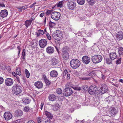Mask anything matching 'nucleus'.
Segmentation results:
<instances>
[{
  "label": "nucleus",
  "mask_w": 123,
  "mask_h": 123,
  "mask_svg": "<svg viewBox=\"0 0 123 123\" xmlns=\"http://www.w3.org/2000/svg\"><path fill=\"white\" fill-rule=\"evenodd\" d=\"M70 64L72 68L75 69L79 67L80 65V61L78 59H73L71 60Z\"/></svg>",
  "instance_id": "f257e3e1"
},
{
  "label": "nucleus",
  "mask_w": 123,
  "mask_h": 123,
  "mask_svg": "<svg viewBox=\"0 0 123 123\" xmlns=\"http://www.w3.org/2000/svg\"><path fill=\"white\" fill-rule=\"evenodd\" d=\"M23 89L21 86L15 84L12 88V91L13 93L16 95L21 93Z\"/></svg>",
  "instance_id": "f03ea898"
},
{
  "label": "nucleus",
  "mask_w": 123,
  "mask_h": 123,
  "mask_svg": "<svg viewBox=\"0 0 123 123\" xmlns=\"http://www.w3.org/2000/svg\"><path fill=\"white\" fill-rule=\"evenodd\" d=\"M69 48L68 47H65L62 49V57L66 60H68L69 58V54L68 52Z\"/></svg>",
  "instance_id": "7ed1b4c3"
},
{
  "label": "nucleus",
  "mask_w": 123,
  "mask_h": 123,
  "mask_svg": "<svg viewBox=\"0 0 123 123\" xmlns=\"http://www.w3.org/2000/svg\"><path fill=\"white\" fill-rule=\"evenodd\" d=\"M102 57L100 55H96L92 57L91 58L92 62L95 64L98 63L102 60Z\"/></svg>",
  "instance_id": "20e7f679"
},
{
  "label": "nucleus",
  "mask_w": 123,
  "mask_h": 123,
  "mask_svg": "<svg viewBox=\"0 0 123 123\" xmlns=\"http://www.w3.org/2000/svg\"><path fill=\"white\" fill-rule=\"evenodd\" d=\"M62 34L61 32L59 30L56 31V32L52 34V36L55 40L60 41L62 38Z\"/></svg>",
  "instance_id": "39448f33"
},
{
  "label": "nucleus",
  "mask_w": 123,
  "mask_h": 123,
  "mask_svg": "<svg viewBox=\"0 0 123 123\" xmlns=\"http://www.w3.org/2000/svg\"><path fill=\"white\" fill-rule=\"evenodd\" d=\"M98 90H97V87L95 85L90 86L88 89L89 93L91 95H94L98 93Z\"/></svg>",
  "instance_id": "423d86ee"
},
{
  "label": "nucleus",
  "mask_w": 123,
  "mask_h": 123,
  "mask_svg": "<svg viewBox=\"0 0 123 123\" xmlns=\"http://www.w3.org/2000/svg\"><path fill=\"white\" fill-rule=\"evenodd\" d=\"M73 93L72 89L69 87H67L64 89L63 91V95L66 97L70 96Z\"/></svg>",
  "instance_id": "0eeeda50"
},
{
  "label": "nucleus",
  "mask_w": 123,
  "mask_h": 123,
  "mask_svg": "<svg viewBox=\"0 0 123 123\" xmlns=\"http://www.w3.org/2000/svg\"><path fill=\"white\" fill-rule=\"evenodd\" d=\"M61 16L60 13L58 12H53L51 15V18L54 20L57 21L59 20Z\"/></svg>",
  "instance_id": "6e6552de"
},
{
  "label": "nucleus",
  "mask_w": 123,
  "mask_h": 123,
  "mask_svg": "<svg viewBox=\"0 0 123 123\" xmlns=\"http://www.w3.org/2000/svg\"><path fill=\"white\" fill-rule=\"evenodd\" d=\"M108 90V87L107 85L105 84H102L99 91L98 92L101 94H103L106 92Z\"/></svg>",
  "instance_id": "1a4fd4ad"
},
{
  "label": "nucleus",
  "mask_w": 123,
  "mask_h": 123,
  "mask_svg": "<svg viewBox=\"0 0 123 123\" xmlns=\"http://www.w3.org/2000/svg\"><path fill=\"white\" fill-rule=\"evenodd\" d=\"M12 117V113L10 112H5L4 114V117L5 120L8 121L11 119Z\"/></svg>",
  "instance_id": "9d476101"
},
{
  "label": "nucleus",
  "mask_w": 123,
  "mask_h": 123,
  "mask_svg": "<svg viewBox=\"0 0 123 123\" xmlns=\"http://www.w3.org/2000/svg\"><path fill=\"white\" fill-rule=\"evenodd\" d=\"M39 45L41 48L45 47L47 44V41L45 39H42L39 42Z\"/></svg>",
  "instance_id": "9b49d317"
},
{
  "label": "nucleus",
  "mask_w": 123,
  "mask_h": 123,
  "mask_svg": "<svg viewBox=\"0 0 123 123\" xmlns=\"http://www.w3.org/2000/svg\"><path fill=\"white\" fill-rule=\"evenodd\" d=\"M6 85L8 86H10L12 85L14 81L12 79L10 78L6 79L5 81Z\"/></svg>",
  "instance_id": "f8f14e48"
},
{
  "label": "nucleus",
  "mask_w": 123,
  "mask_h": 123,
  "mask_svg": "<svg viewBox=\"0 0 123 123\" xmlns=\"http://www.w3.org/2000/svg\"><path fill=\"white\" fill-rule=\"evenodd\" d=\"M54 51V48L53 47L51 46H49L46 49V52L49 54L53 53Z\"/></svg>",
  "instance_id": "ddd939ff"
},
{
  "label": "nucleus",
  "mask_w": 123,
  "mask_h": 123,
  "mask_svg": "<svg viewBox=\"0 0 123 123\" xmlns=\"http://www.w3.org/2000/svg\"><path fill=\"white\" fill-rule=\"evenodd\" d=\"M23 114V112L20 110H17L15 111L14 115L15 117H19L21 116Z\"/></svg>",
  "instance_id": "4468645a"
},
{
  "label": "nucleus",
  "mask_w": 123,
  "mask_h": 123,
  "mask_svg": "<svg viewBox=\"0 0 123 123\" xmlns=\"http://www.w3.org/2000/svg\"><path fill=\"white\" fill-rule=\"evenodd\" d=\"M82 62L86 64H88L90 62L89 58L87 56H84L82 58Z\"/></svg>",
  "instance_id": "2eb2a0df"
},
{
  "label": "nucleus",
  "mask_w": 123,
  "mask_h": 123,
  "mask_svg": "<svg viewBox=\"0 0 123 123\" xmlns=\"http://www.w3.org/2000/svg\"><path fill=\"white\" fill-rule=\"evenodd\" d=\"M116 37L119 41L122 40L123 38V32L121 31L118 32L116 35Z\"/></svg>",
  "instance_id": "dca6fc26"
},
{
  "label": "nucleus",
  "mask_w": 123,
  "mask_h": 123,
  "mask_svg": "<svg viewBox=\"0 0 123 123\" xmlns=\"http://www.w3.org/2000/svg\"><path fill=\"white\" fill-rule=\"evenodd\" d=\"M8 15V12L6 10L4 9L1 11L0 13V15L3 18L6 17Z\"/></svg>",
  "instance_id": "f3484780"
},
{
  "label": "nucleus",
  "mask_w": 123,
  "mask_h": 123,
  "mask_svg": "<svg viewBox=\"0 0 123 123\" xmlns=\"http://www.w3.org/2000/svg\"><path fill=\"white\" fill-rule=\"evenodd\" d=\"M56 96L53 94H49L48 96V98L50 101H53L56 99Z\"/></svg>",
  "instance_id": "a211bd4d"
},
{
  "label": "nucleus",
  "mask_w": 123,
  "mask_h": 123,
  "mask_svg": "<svg viewBox=\"0 0 123 123\" xmlns=\"http://www.w3.org/2000/svg\"><path fill=\"white\" fill-rule=\"evenodd\" d=\"M109 113L111 115V116H114L117 113L115 109L113 108H111L109 110Z\"/></svg>",
  "instance_id": "6ab92c4d"
},
{
  "label": "nucleus",
  "mask_w": 123,
  "mask_h": 123,
  "mask_svg": "<svg viewBox=\"0 0 123 123\" xmlns=\"http://www.w3.org/2000/svg\"><path fill=\"white\" fill-rule=\"evenodd\" d=\"M43 83L40 81L37 82L34 84L35 86L38 89L41 88L43 87Z\"/></svg>",
  "instance_id": "aec40b11"
},
{
  "label": "nucleus",
  "mask_w": 123,
  "mask_h": 123,
  "mask_svg": "<svg viewBox=\"0 0 123 123\" xmlns=\"http://www.w3.org/2000/svg\"><path fill=\"white\" fill-rule=\"evenodd\" d=\"M110 58L111 60H114L116 59L117 57V55L114 52H111L109 54Z\"/></svg>",
  "instance_id": "412c9836"
},
{
  "label": "nucleus",
  "mask_w": 123,
  "mask_h": 123,
  "mask_svg": "<svg viewBox=\"0 0 123 123\" xmlns=\"http://www.w3.org/2000/svg\"><path fill=\"white\" fill-rule=\"evenodd\" d=\"M50 75L52 77H56L58 75V73L57 71L55 70H52L50 72Z\"/></svg>",
  "instance_id": "4be33fe9"
},
{
  "label": "nucleus",
  "mask_w": 123,
  "mask_h": 123,
  "mask_svg": "<svg viewBox=\"0 0 123 123\" xmlns=\"http://www.w3.org/2000/svg\"><path fill=\"white\" fill-rule=\"evenodd\" d=\"M114 99V97L112 96H109L105 98V100L107 102L109 103L112 101Z\"/></svg>",
  "instance_id": "5701e85b"
},
{
  "label": "nucleus",
  "mask_w": 123,
  "mask_h": 123,
  "mask_svg": "<svg viewBox=\"0 0 123 123\" xmlns=\"http://www.w3.org/2000/svg\"><path fill=\"white\" fill-rule=\"evenodd\" d=\"M50 121L48 118L42 117V123H50Z\"/></svg>",
  "instance_id": "b1692460"
},
{
  "label": "nucleus",
  "mask_w": 123,
  "mask_h": 123,
  "mask_svg": "<svg viewBox=\"0 0 123 123\" xmlns=\"http://www.w3.org/2000/svg\"><path fill=\"white\" fill-rule=\"evenodd\" d=\"M69 8H75L76 6V4L75 3L73 2H70L68 4Z\"/></svg>",
  "instance_id": "393cba45"
},
{
  "label": "nucleus",
  "mask_w": 123,
  "mask_h": 123,
  "mask_svg": "<svg viewBox=\"0 0 123 123\" xmlns=\"http://www.w3.org/2000/svg\"><path fill=\"white\" fill-rule=\"evenodd\" d=\"M33 20V19L27 20L25 21V25L26 27L27 28L30 25Z\"/></svg>",
  "instance_id": "a878e982"
},
{
  "label": "nucleus",
  "mask_w": 123,
  "mask_h": 123,
  "mask_svg": "<svg viewBox=\"0 0 123 123\" xmlns=\"http://www.w3.org/2000/svg\"><path fill=\"white\" fill-rule=\"evenodd\" d=\"M30 100L28 98H24L22 100V101L24 104H27L29 103Z\"/></svg>",
  "instance_id": "bb28decb"
},
{
  "label": "nucleus",
  "mask_w": 123,
  "mask_h": 123,
  "mask_svg": "<svg viewBox=\"0 0 123 123\" xmlns=\"http://www.w3.org/2000/svg\"><path fill=\"white\" fill-rule=\"evenodd\" d=\"M45 114L46 116L48 117L46 118H48L50 120L53 118V116L49 112L47 111H46L45 112Z\"/></svg>",
  "instance_id": "cd10ccee"
},
{
  "label": "nucleus",
  "mask_w": 123,
  "mask_h": 123,
  "mask_svg": "<svg viewBox=\"0 0 123 123\" xmlns=\"http://www.w3.org/2000/svg\"><path fill=\"white\" fill-rule=\"evenodd\" d=\"M63 120L65 121H67L69 119H71V117L69 115L67 114H65L64 115L63 118Z\"/></svg>",
  "instance_id": "c85d7f7f"
},
{
  "label": "nucleus",
  "mask_w": 123,
  "mask_h": 123,
  "mask_svg": "<svg viewBox=\"0 0 123 123\" xmlns=\"http://www.w3.org/2000/svg\"><path fill=\"white\" fill-rule=\"evenodd\" d=\"M52 64L53 65H55L58 62V60L55 58H53L52 60Z\"/></svg>",
  "instance_id": "c756f323"
},
{
  "label": "nucleus",
  "mask_w": 123,
  "mask_h": 123,
  "mask_svg": "<svg viewBox=\"0 0 123 123\" xmlns=\"http://www.w3.org/2000/svg\"><path fill=\"white\" fill-rule=\"evenodd\" d=\"M16 73L17 74L21 76L22 74L21 72V69L19 68L18 67L16 69Z\"/></svg>",
  "instance_id": "7c9ffc66"
},
{
  "label": "nucleus",
  "mask_w": 123,
  "mask_h": 123,
  "mask_svg": "<svg viewBox=\"0 0 123 123\" xmlns=\"http://www.w3.org/2000/svg\"><path fill=\"white\" fill-rule=\"evenodd\" d=\"M89 5L92 6L94 4L95 0H86Z\"/></svg>",
  "instance_id": "2f4dec72"
},
{
  "label": "nucleus",
  "mask_w": 123,
  "mask_h": 123,
  "mask_svg": "<svg viewBox=\"0 0 123 123\" xmlns=\"http://www.w3.org/2000/svg\"><path fill=\"white\" fill-rule=\"evenodd\" d=\"M53 10H47L45 12V14L47 16H49V14L51 15L53 12Z\"/></svg>",
  "instance_id": "473e14b6"
},
{
  "label": "nucleus",
  "mask_w": 123,
  "mask_h": 123,
  "mask_svg": "<svg viewBox=\"0 0 123 123\" xmlns=\"http://www.w3.org/2000/svg\"><path fill=\"white\" fill-rule=\"evenodd\" d=\"M118 52L119 55H123V48L120 47L118 49Z\"/></svg>",
  "instance_id": "72a5a7b5"
},
{
  "label": "nucleus",
  "mask_w": 123,
  "mask_h": 123,
  "mask_svg": "<svg viewBox=\"0 0 123 123\" xmlns=\"http://www.w3.org/2000/svg\"><path fill=\"white\" fill-rule=\"evenodd\" d=\"M81 90H84L85 91H87L88 90V86L86 85H84L83 86H82L81 87Z\"/></svg>",
  "instance_id": "f704fd0d"
},
{
  "label": "nucleus",
  "mask_w": 123,
  "mask_h": 123,
  "mask_svg": "<svg viewBox=\"0 0 123 123\" xmlns=\"http://www.w3.org/2000/svg\"><path fill=\"white\" fill-rule=\"evenodd\" d=\"M63 1H61L59 2L57 4V7H60V8H62L63 6Z\"/></svg>",
  "instance_id": "c9c22d12"
},
{
  "label": "nucleus",
  "mask_w": 123,
  "mask_h": 123,
  "mask_svg": "<svg viewBox=\"0 0 123 123\" xmlns=\"http://www.w3.org/2000/svg\"><path fill=\"white\" fill-rule=\"evenodd\" d=\"M44 81L46 85L49 86L51 83V82L46 78H44Z\"/></svg>",
  "instance_id": "e433bc0d"
},
{
  "label": "nucleus",
  "mask_w": 123,
  "mask_h": 123,
  "mask_svg": "<svg viewBox=\"0 0 123 123\" xmlns=\"http://www.w3.org/2000/svg\"><path fill=\"white\" fill-rule=\"evenodd\" d=\"M106 60L107 63L109 64L112 63V61L113 60H111L110 58H107Z\"/></svg>",
  "instance_id": "4c0bfd02"
},
{
  "label": "nucleus",
  "mask_w": 123,
  "mask_h": 123,
  "mask_svg": "<svg viewBox=\"0 0 123 123\" xmlns=\"http://www.w3.org/2000/svg\"><path fill=\"white\" fill-rule=\"evenodd\" d=\"M31 110L30 108L27 106H26L24 108V111L26 112H28Z\"/></svg>",
  "instance_id": "58836bf2"
},
{
  "label": "nucleus",
  "mask_w": 123,
  "mask_h": 123,
  "mask_svg": "<svg viewBox=\"0 0 123 123\" xmlns=\"http://www.w3.org/2000/svg\"><path fill=\"white\" fill-rule=\"evenodd\" d=\"M77 2L80 5H83L85 3V0H77Z\"/></svg>",
  "instance_id": "ea45409f"
},
{
  "label": "nucleus",
  "mask_w": 123,
  "mask_h": 123,
  "mask_svg": "<svg viewBox=\"0 0 123 123\" xmlns=\"http://www.w3.org/2000/svg\"><path fill=\"white\" fill-rule=\"evenodd\" d=\"M88 73H89L88 75L89 76H95V73L94 71H89Z\"/></svg>",
  "instance_id": "a19ab883"
},
{
  "label": "nucleus",
  "mask_w": 123,
  "mask_h": 123,
  "mask_svg": "<svg viewBox=\"0 0 123 123\" xmlns=\"http://www.w3.org/2000/svg\"><path fill=\"white\" fill-rule=\"evenodd\" d=\"M25 49H24L22 53V55H21V58L23 60H24L25 59Z\"/></svg>",
  "instance_id": "79ce46f5"
},
{
  "label": "nucleus",
  "mask_w": 123,
  "mask_h": 123,
  "mask_svg": "<svg viewBox=\"0 0 123 123\" xmlns=\"http://www.w3.org/2000/svg\"><path fill=\"white\" fill-rule=\"evenodd\" d=\"M55 23L52 22L51 21H50L49 22V26L50 27H53L55 26Z\"/></svg>",
  "instance_id": "37998d69"
},
{
  "label": "nucleus",
  "mask_w": 123,
  "mask_h": 123,
  "mask_svg": "<svg viewBox=\"0 0 123 123\" xmlns=\"http://www.w3.org/2000/svg\"><path fill=\"white\" fill-rule=\"evenodd\" d=\"M56 92L58 94H60L62 93V90L61 88H57L56 90Z\"/></svg>",
  "instance_id": "c03bdc74"
},
{
  "label": "nucleus",
  "mask_w": 123,
  "mask_h": 123,
  "mask_svg": "<svg viewBox=\"0 0 123 123\" xmlns=\"http://www.w3.org/2000/svg\"><path fill=\"white\" fill-rule=\"evenodd\" d=\"M25 70L26 76L27 78H28L30 76V73L27 69H25Z\"/></svg>",
  "instance_id": "a18cd8bd"
},
{
  "label": "nucleus",
  "mask_w": 123,
  "mask_h": 123,
  "mask_svg": "<svg viewBox=\"0 0 123 123\" xmlns=\"http://www.w3.org/2000/svg\"><path fill=\"white\" fill-rule=\"evenodd\" d=\"M37 4L36 2H34L33 4L29 6V8H32V7H34V8L36 7L37 6Z\"/></svg>",
  "instance_id": "49530a36"
},
{
  "label": "nucleus",
  "mask_w": 123,
  "mask_h": 123,
  "mask_svg": "<svg viewBox=\"0 0 123 123\" xmlns=\"http://www.w3.org/2000/svg\"><path fill=\"white\" fill-rule=\"evenodd\" d=\"M68 73L67 70L66 69L65 70L63 73L62 78H64L66 76V74Z\"/></svg>",
  "instance_id": "de8ad7c7"
},
{
  "label": "nucleus",
  "mask_w": 123,
  "mask_h": 123,
  "mask_svg": "<svg viewBox=\"0 0 123 123\" xmlns=\"http://www.w3.org/2000/svg\"><path fill=\"white\" fill-rule=\"evenodd\" d=\"M42 117H37V122L38 123H40L42 122Z\"/></svg>",
  "instance_id": "09e8293b"
},
{
  "label": "nucleus",
  "mask_w": 123,
  "mask_h": 123,
  "mask_svg": "<svg viewBox=\"0 0 123 123\" xmlns=\"http://www.w3.org/2000/svg\"><path fill=\"white\" fill-rule=\"evenodd\" d=\"M46 35L47 38L49 40H51V37L50 35L47 32L46 33Z\"/></svg>",
  "instance_id": "8fccbe9b"
},
{
  "label": "nucleus",
  "mask_w": 123,
  "mask_h": 123,
  "mask_svg": "<svg viewBox=\"0 0 123 123\" xmlns=\"http://www.w3.org/2000/svg\"><path fill=\"white\" fill-rule=\"evenodd\" d=\"M17 48L18 49V55L19 57V56L20 53V52L21 49L20 48V46H17Z\"/></svg>",
  "instance_id": "3c124183"
},
{
  "label": "nucleus",
  "mask_w": 123,
  "mask_h": 123,
  "mask_svg": "<svg viewBox=\"0 0 123 123\" xmlns=\"http://www.w3.org/2000/svg\"><path fill=\"white\" fill-rule=\"evenodd\" d=\"M75 90L80 91L81 90V88L80 87H75L73 88Z\"/></svg>",
  "instance_id": "603ef678"
},
{
  "label": "nucleus",
  "mask_w": 123,
  "mask_h": 123,
  "mask_svg": "<svg viewBox=\"0 0 123 123\" xmlns=\"http://www.w3.org/2000/svg\"><path fill=\"white\" fill-rule=\"evenodd\" d=\"M59 105L57 103H56L54 105L55 109L56 110L58 109L59 108Z\"/></svg>",
  "instance_id": "864d4df0"
},
{
  "label": "nucleus",
  "mask_w": 123,
  "mask_h": 123,
  "mask_svg": "<svg viewBox=\"0 0 123 123\" xmlns=\"http://www.w3.org/2000/svg\"><path fill=\"white\" fill-rule=\"evenodd\" d=\"M38 32L40 34H42L43 35L44 34V32L41 29H39L38 30Z\"/></svg>",
  "instance_id": "5fc2aeb1"
},
{
  "label": "nucleus",
  "mask_w": 123,
  "mask_h": 123,
  "mask_svg": "<svg viewBox=\"0 0 123 123\" xmlns=\"http://www.w3.org/2000/svg\"><path fill=\"white\" fill-rule=\"evenodd\" d=\"M6 6L4 3L2 2H0V7H5Z\"/></svg>",
  "instance_id": "6e6d98bb"
},
{
  "label": "nucleus",
  "mask_w": 123,
  "mask_h": 123,
  "mask_svg": "<svg viewBox=\"0 0 123 123\" xmlns=\"http://www.w3.org/2000/svg\"><path fill=\"white\" fill-rule=\"evenodd\" d=\"M15 78V80L18 82H20V81L19 80V77L17 76Z\"/></svg>",
  "instance_id": "4d7b16f0"
},
{
  "label": "nucleus",
  "mask_w": 123,
  "mask_h": 123,
  "mask_svg": "<svg viewBox=\"0 0 123 123\" xmlns=\"http://www.w3.org/2000/svg\"><path fill=\"white\" fill-rule=\"evenodd\" d=\"M4 81V79L2 77H0V84H2Z\"/></svg>",
  "instance_id": "13d9d810"
},
{
  "label": "nucleus",
  "mask_w": 123,
  "mask_h": 123,
  "mask_svg": "<svg viewBox=\"0 0 123 123\" xmlns=\"http://www.w3.org/2000/svg\"><path fill=\"white\" fill-rule=\"evenodd\" d=\"M121 59L120 58L118 59V60L116 61V64H119L121 63Z\"/></svg>",
  "instance_id": "bf43d9fd"
},
{
  "label": "nucleus",
  "mask_w": 123,
  "mask_h": 123,
  "mask_svg": "<svg viewBox=\"0 0 123 123\" xmlns=\"http://www.w3.org/2000/svg\"><path fill=\"white\" fill-rule=\"evenodd\" d=\"M90 78L88 77H83L82 78V79L84 80H89Z\"/></svg>",
  "instance_id": "052dcab7"
},
{
  "label": "nucleus",
  "mask_w": 123,
  "mask_h": 123,
  "mask_svg": "<svg viewBox=\"0 0 123 123\" xmlns=\"http://www.w3.org/2000/svg\"><path fill=\"white\" fill-rule=\"evenodd\" d=\"M18 9V10L20 12H21L23 10H25V8L26 9L27 8H17Z\"/></svg>",
  "instance_id": "680f3d73"
},
{
  "label": "nucleus",
  "mask_w": 123,
  "mask_h": 123,
  "mask_svg": "<svg viewBox=\"0 0 123 123\" xmlns=\"http://www.w3.org/2000/svg\"><path fill=\"white\" fill-rule=\"evenodd\" d=\"M111 84L113 85H114L116 86L117 87H118V84H116V83H115V82H111Z\"/></svg>",
  "instance_id": "e2e57ef3"
},
{
  "label": "nucleus",
  "mask_w": 123,
  "mask_h": 123,
  "mask_svg": "<svg viewBox=\"0 0 123 123\" xmlns=\"http://www.w3.org/2000/svg\"><path fill=\"white\" fill-rule=\"evenodd\" d=\"M27 123H36L34 121L32 120H30Z\"/></svg>",
  "instance_id": "0e129e2a"
},
{
  "label": "nucleus",
  "mask_w": 123,
  "mask_h": 123,
  "mask_svg": "<svg viewBox=\"0 0 123 123\" xmlns=\"http://www.w3.org/2000/svg\"><path fill=\"white\" fill-rule=\"evenodd\" d=\"M44 102H42L41 103V104L40 109H41V110H42V109L43 108V105H44Z\"/></svg>",
  "instance_id": "69168bd1"
},
{
  "label": "nucleus",
  "mask_w": 123,
  "mask_h": 123,
  "mask_svg": "<svg viewBox=\"0 0 123 123\" xmlns=\"http://www.w3.org/2000/svg\"><path fill=\"white\" fill-rule=\"evenodd\" d=\"M111 10L110 8H106V11L108 13L110 12V11H111Z\"/></svg>",
  "instance_id": "338daca9"
},
{
  "label": "nucleus",
  "mask_w": 123,
  "mask_h": 123,
  "mask_svg": "<svg viewBox=\"0 0 123 123\" xmlns=\"http://www.w3.org/2000/svg\"><path fill=\"white\" fill-rule=\"evenodd\" d=\"M67 78L68 80H69L70 79V75L69 74H68L67 75Z\"/></svg>",
  "instance_id": "774afa93"
}]
</instances>
